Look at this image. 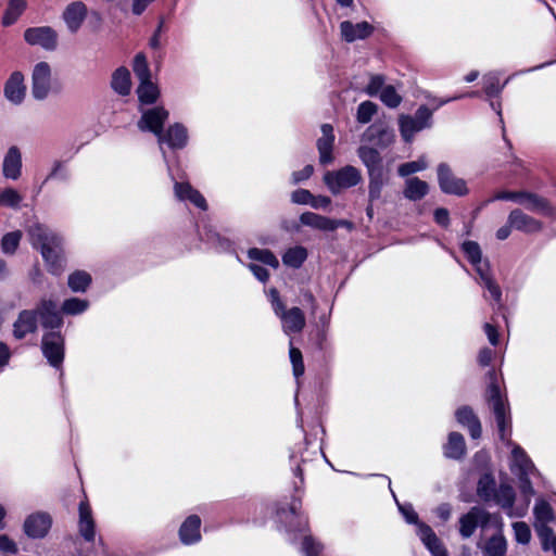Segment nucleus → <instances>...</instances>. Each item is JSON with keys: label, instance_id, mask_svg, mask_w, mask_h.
I'll return each mask as SVG.
<instances>
[{"label": "nucleus", "instance_id": "1", "mask_svg": "<svg viewBox=\"0 0 556 556\" xmlns=\"http://www.w3.org/2000/svg\"><path fill=\"white\" fill-rule=\"evenodd\" d=\"M30 243L39 249L48 269L53 275H60L64 269L62 238L41 224L28 228Z\"/></svg>", "mask_w": 556, "mask_h": 556}, {"label": "nucleus", "instance_id": "2", "mask_svg": "<svg viewBox=\"0 0 556 556\" xmlns=\"http://www.w3.org/2000/svg\"><path fill=\"white\" fill-rule=\"evenodd\" d=\"M78 533L81 538L71 541L68 549L71 553H75L76 556H87L84 553L83 545L94 543L96 539V522L92 516V510L87 501H81L78 507Z\"/></svg>", "mask_w": 556, "mask_h": 556}, {"label": "nucleus", "instance_id": "3", "mask_svg": "<svg viewBox=\"0 0 556 556\" xmlns=\"http://www.w3.org/2000/svg\"><path fill=\"white\" fill-rule=\"evenodd\" d=\"M361 180V172L352 165H346L338 170L327 172L324 175V182L333 194L356 186Z\"/></svg>", "mask_w": 556, "mask_h": 556}, {"label": "nucleus", "instance_id": "4", "mask_svg": "<svg viewBox=\"0 0 556 556\" xmlns=\"http://www.w3.org/2000/svg\"><path fill=\"white\" fill-rule=\"evenodd\" d=\"M31 309L42 328L53 331L63 326V316L55 300L43 296Z\"/></svg>", "mask_w": 556, "mask_h": 556}, {"label": "nucleus", "instance_id": "5", "mask_svg": "<svg viewBox=\"0 0 556 556\" xmlns=\"http://www.w3.org/2000/svg\"><path fill=\"white\" fill-rule=\"evenodd\" d=\"M42 354L48 363L55 368H60L64 359V337L60 331H49L41 339Z\"/></svg>", "mask_w": 556, "mask_h": 556}, {"label": "nucleus", "instance_id": "6", "mask_svg": "<svg viewBox=\"0 0 556 556\" xmlns=\"http://www.w3.org/2000/svg\"><path fill=\"white\" fill-rule=\"evenodd\" d=\"M490 379V386L488 388V402L492 406L493 413L495 415V419L497 422L498 431L501 438H504L505 433V414L506 406L504 401L502 400L500 387L496 382V375L494 370H490L488 372Z\"/></svg>", "mask_w": 556, "mask_h": 556}, {"label": "nucleus", "instance_id": "7", "mask_svg": "<svg viewBox=\"0 0 556 556\" xmlns=\"http://www.w3.org/2000/svg\"><path fill=\"white\" fill-rule=\"evenodd\" d=\"M438 181L440 189L444 193L458 197H463L468 193L466 181L462 178H458L453 173L452 168L445 163L438 165Z\"/></svg>", "mask_w": 556, "mask_h": 556}, {"label": "nucleus", "instance_id": "8", "mask_svg": "<svg viewBox=\"0 0 556 556\" xmlns=\"http://www.w3.org/2000/svg\"><path fill=\"white\" fill-rule=\"evenodd\" d=\"M24 39L30 46H40L48 51L55 50L58 34L50 26L30 27L24 31Z\"/></svg>", "mask_w": 556, "mask_h": 556}, {"label": "nucleus", "instance_id": "9", "mask_svg": "<svg viewBox=\"0 0 556 556\" xmlns=\"http://www.w3.org/2000/svg\"><path fill=\"white\" fill-rule=\"evenodd\" d=\"M168 111L163 106H154L141 112V128L153 132L160 143L164 140L163 126L168 118Z\"/></svg>", "mask_w": 556, "mask_h": 556}, {"label": "nucleus", "instance_id": "10", "mask_svg": "<svg viewBox=\"0 0 556 556\" xmlns=\"http://www.w3.org/2000/svg\"><path fill=\"white\" fill-rule=\"evenodd\" d=\"M31 93L35 99L43 100L51 89V67L47 62H39L33 71Z\"/></svg>", "mask_w": 556, "mask_h": 556}, {"label": "nucleus", "instance_id": "11", "mask_svg": "<svg viewBox=\"0 0 556 556\" xmlns=\"http://www.w3.org/2000/svg\"><path fill=\"white\" fill-rule=\"evenodd\" d=\"M491 515L478 507H471L470 510L459 518V533L464 539L470 538L478 526L485 527L490 521Z\"/></svg>", "mask_w": 556, "mask_h": 556}, {"label": "nucleus", "instance_id": "12", "mask_svg": "<svg viewBox=\"0 0 556 556\" xmlns=\"http://www.w3.org/2000/svg\"><path fill=\"white\" fill-rule=\"evenodd\" d=\"M38 330V320L30 308L22 309L12 325V336L15 340H23Z\"/></svg>", "mask_w": 556, "mask_h": 556}, {"label": "nucleus", "instance_id": "13", "mask_svg": "<svg viewBox=\"0 0 556 556\" xmlns=\"http://www.w3.org/2000/svg\"><path fill=\"white\" fill-rule=\"evenodd\" d=\"M87 7L83 1H74L65 8L62 17L72 34L77 33L81 27L87 17Z\"/></svg>", "mask_w": 556, "mask_h": 556}, {"label": "nucleus", "instance_id": "14", "mask_svg": "<svg viewBox=\"0 0 556 556\" xmlns=\"http://www.w3.org/2000/svg\"><path fill=\"white\" fill-rule=\"evenodd\" d=\"M52 519L47 513H36L24 522L25 533L34 539L43 538L51 528Z\"/></svg>", "mask_w": 556, "mask_h": 556}, {"label": "nucleus", "instance_id": "15", "mask_svg": "<svg viewBox=\"0 0 556 556\" xmlns=\"http://www.w3.org/2000/svg\"><path fill=\"white\" fill-rule=\"evenodd\" d=\"M2 174L7 179L17 180L22 175V153L16 146L7 151L2 162Z\"/></svg>", "mask_w": 556, "mask_h": 556}, {"label": "nucleus", "instance_id": "16", "mask_svg": "<svg viewBox=\"0 0 556 556\" xmlns=\"http://www.w3.org/2000/svg\"><path fill=\"white\" fill-rule=\"evenodd\" d=\"M24 76L21 72H14L10 75L4 85V97L13 104H20L25 97Z\"/></svg>", "mask_w": 556, "mask_h": 556}, {"label": "nucleus", "instance_id": "17", "mask_svg": "<svg viewBox=\"0 0 556 556\" xmlns=\"http://www.w3.org/2000/svg\"><path fill=\"white\" fill-rule=\"evenodd\" d=\"M160 97V89L156 84L150 80V73L146 58L141 55V104H152Z\"/></svg>", "mask_w": 556, "mask_h": 556}, {"label": "nucleus", "instance_id": "18", "mask_svg": "<svg viewBox=\"0 0 556 556\" xmlns=\"http://www.w3.org/2000/svg\"><path fill=\"white\" fill-rule=\"evenodd\" d=\"M508 224L513 228L525 232H539L542 229V223L525 214L521 210H513L508 216Z\"/></svg>", "mask_w": 556, "mask_h": 556}, {"label": "nucleus", "instance_id": "19", "mask_svg": "<svg viewBox=\"0 0 556 556\" xmlns=\"http://www.w3.org/2000/svg\"><path fill=\"white\" fill-rule=\"evenodd\" d=\"M521 195L520 204L525 205L529 211L555 217V210L545 198L528 191H523Z\"/></svg>", "mask_w": 556, "mask_h": 556}, {"label": "nucleus", "instance_id": "20", "mask_svg": "<svg viewBox=\"0 0 556 556\" xmlns=\"http://www.w3.org/2000/svg\"><path fill=\"white\" fill-rule=\"evenodd\" d=\"M111 89L121 97H127L131 92V75L127 67L119 66L111 75Z\"/></svg>", "mask_w": 556, "mask_h": 556}, {"label": "nucleus", "instance_id": "21", "mask_svg": "<svg viewBox=\"0 0 556 556\" xmlns=\"http://www.w3.org/2000/svg\"><path fill=\"white\" fill-rule=\"evenodd\" d=\"M357 154L367 167L369 177L382 176V157L376 149L362 146Z\"/></svg>", "mask_w": 556, "mask_h": 556}, {"label": "nucleus", "instance_id": "22", "mask_svg": "<svg viewBox=\"0 0 556 556\" xmlns=\"http://www.w3.org/2000/svg\"><path fill=\"white\" fill-rule=\"evenodd\" d=\"M323 137L317 140L319 151V161L321 164H328L333 161L332 149L334 142L333 128L330 124L321 126Z\"/></svg>", "mask_w": 556, "mask_h": 556}, {"label": "nucleus", "instance_id": "23", "mask_svg": "<svg viewBox=\"0 0 556 556\" xmlns=\"http://www.w3.org/2000/svg\"><path fill=\"white\" fill-rule=\"evenodd\" d=\"M342 37L348 41L352 42L357 39L367 38L374 30V27L367 22H361L353 24L349 21H344L340 25Z\"/></svg>", "mask_w": 556, "mask_h": 556}, {"label": "nucleus", "instance_id": "24", "mask_svg": "<svg viewBox=\"0 0 556 556\" xmlns=\"http://www.w3.org/2000/svg\"><path fill=\"white\" fill-rule=\"evenodd\" d=\"M300 222L312 228L325 231H333L342 222H338L313 212H305L300 216Z\"/></svg>", "mask_w": 556, "mask_h": 556}, {"label": "nucleus", "instance_id": "25", "mask_svg": "<svg viewBox=\"0 0 556 556\" xmlns=\"http://www.w3.org/2000/svg\"><path fill=\"white\" fill-rule=\"evenodd\" d=\"M484 556H506L507 542L502 532H497L484 542L477 544Z\"/></svg>", "mask_w": 556, "mask_h": 556}, {"label": "nucleus", "instance_id": "26", "mask_svg": "<svg viewBox=\"0 0 556 556\" xmlns=\"http://www.w3.org/2000/svg\"><path fill=\"white\" fill-rule=\"evenodd\" d=\"M286 332H300L305 326L304 313L299 307L285 309L279 314Z\"/></svg>", "mask_w": 556, "mask_h": 556}, {"label": "nucleus", "instance_id": "27", "mask_svg": "<svg viewBox=\"0 0 556 556\" xmlns=\"http://www.w3.org/2000/svg\"><path fill=\"white\" fill-rule=\"evenodd\" d=\"M429 189L427 181L418 177H410L405 180L403 195L409 201H419L428 194Z\"/></svg>", "mask_w": 556, "mask_h": 556}, {"label": "nucleus", "instance_id": "28", "mask_svg": "<svg viewBox=\"0 0 556 556\" xmlns=\"http://www.w3.org/2000/svg\"><path fill=\"white\" fill-rule=\"evenodd\" d=\"M201 519L197 515L189 516L179 529L180 540L185 544H191L200 540Z\"/></svg>", "mask_w": 556, "mask_h": 556}, {"label": "nucleus", "instance_id": "29", "mask_svg": "<svg viewBox=\"0 0 556 556\" xmlns=\"http://www.w3.org/2000/svg\"><path fill=\"white\" fill-rule=\"evenodd\" d=\"M175 193L180 200H189L202 210H206V201L202 194L193 189L188 182H177L175 185Z\"/></svg>", "mask_w": 556, "mask_h": 556}, {"label": "nucleus", "instance_id": "30", "mask_svg": "<svg viewBox=\"0 0 556 556\" xmlns=\"http://www.w3.org/2000/svg\"><path fill=\"white\" fill-rule=\"evenodd\" d=\"M444 453L448 458H463L466 454V444L463 434L459 432H451L447 443L444 446Z\"/></svg>", "mask_w": 556, "mask_h": 556}, {"label": "nucleus", "instance_id": "31", "mask_svg": "<svg viewBox=\"0 0 556 556\" xmlns=\"http://www.w3.org/2000/svg\"><path fill=\"white\" fill-rule=\"evenodd\" d=\"M187 139V129L177 123L172 125L164 134L163 142H166L173 149H180L186 144Z\"/></svg>", "mask_w": 556, "mask_h": 556}, {"label": "nucleus", "instance_id": "32", "mask_svg": "<svg viewBox=\"0 0 556 556\" xmlns=\"http://www.w3.org/2000/svg\"><path fill=\"white\" fill-rule=\"evenodd\" d=\"M495 492H496V489H495L494 478L489 473L483 475L478 481V485H477L478 496L484 502H490V501H492Z\"/></svg>", "mask_w": 556, "mask_h": 556}, {"label": "nucleus", "instance_id": "33", "mask_svg": "<svg viewBox=\"0 0 556 556\" xmlns=\"http://www.w3.org/2000/svg\"><path fill=\"white\" fill-rule=\"evenodd\" d=\"M307 258V251L303 247H294L290 248L282 256V262L285 265L299 268Z\"/></svg>", "mask_w": 556, "mask_h": 556}, {"label": "nucleus", "instance_id": "34", "mask_svg": "<svg viewBox=\"0 0 556 556\" xmlns=\"http://www.w3.org/2000/svg\"><path fill=\"white\" fill-rule=\"evenodd\" d=\"M67 283L73 292H85L91 283V276L85 270H76L68 276Z\"/></svg>", "mask_w": 556, "mask_h": 556}, {"label": "nucleus", "instance_id": "35", "mask_svg": "<svg viewBox=\"0 0 556 556\" xmlns=\"http://www.w3.org/2000/svg\"><path fill=\"white\" fill-rule=\"evenodd\" d=\"M495 501L503 508H511L515 503V491L511 485L502 483L493 495Z\"/></svg>", "mask_w": 556, "mask_h": 556}, {"label": "nucleus", "instance_id": "36", "mask_svg": "<svg viewBox=\"0 0 556 556\" xmlns=\"http://www.w3.org/2000/svg\"><path fill=\"white\" fill-rule=\"evenodd\" d=\"M89 307V302L87 300L78 299V298H70L66 299L61 306V314L65 315H79L85 313Z\"/></svg>", "mask_w": 556, "mask_h": 556}, {"label": "nucleus", "instance_id": "37", "mask_svg": "<svg viewBox=\"0 0 556 556\" xmlns=\"http://www.w3.org/2000/svg\"><path fill=\"white\" fill-rule=\"evenodd\" d=\"M422 129V125L409 115L400 116V130L405 141H410L414 135Z\"/></svg>", "mask_w": 556, "mask_h": 556}, {"label": "nucleus", "instance_id": "38", "mask_svg": "<svg viewBox=\"0 0 556 556\" xmlns=\"http://www.w3.org/2000/svg\"><path fill=\"white\" fill-rule=\"evenodd\" d=\"M248 256L253 261H258L265 265L271 266L274 268H278L279 261L275 256V254L269 250H262L257 248H252L248 251Z\"/></svg>", "mask_w": 556, "mask_h": 556}, {"label": "nucleus", "instance_id": "39", "mask_svg": "<svg viewBox=\"0 0 556 556\" xmlns=\"http://www.w3.org/2000/svg\"><path fill=\"white\" fill-rule=\"evenodd\" d=\"M23 197L13 188H5L0 191V205L11 208H18Z\"/></svg>", "mask_w": 556, "mask_h": 556}, {"label": "nucleus", "instance_id": "40", "mask_svg": "<svg viewBox=\"0 0 556 556\" xmlns=\"http://www.w3.org/2000/svg\"><path fill=\"white\" fill-rule=\"evenodd\" d=\"M513 463L518 468V472L529 471L533 468L531 460L527 457L520 446H515L511 452Z\"/></svg>", "mask_w": 556, "mask_h": 556}, {"label": "nucleus", "instance_id": "41", "mask_svg": "<svg viewBox=\"0 0 556 556\" xmlns=\"http://www.w3.org/2000/svg\"><path fill=\"white\" fill-rule=\"evenodd\" d=\"M377 109L378 106L371 101L361 103L356 114L357 122L362 124L369 123L372 116L377 113Z\"/></svg>", "mask_w": 556, "mask_h": 556}, {"label": "nucleus", "instance_id": "42", "mask_svg": "<svg viewBox=\"0 0 556 556\" xmlns=\"http://www.w3.org/2000/svg\"><path fill=\"white\" fill-rule=\"evenodd\" d=\"M381 101L389 108H397L402 102V97L395 91L393 86H386L380 93Z\"/></svg>", "mask_w": 556, "mask_h": 556}, {"label": "nucleus", "instance_id": "43", "mask_svg": "<svg viewBox=\"0 0 556 556\" xmlns=\"http://www.w3.org/2000/svg\"><path fill=\"white\" fill-rule=\"evenodd\" d=\"M21 238H22L21 231H12V232L7 233L2 238V242H1L2 251L7 254H13L20 244Z\"/></svg>", "mask_w": 556, "mask_h": 556}, {"label": "nucleus", "instance_id": "44", "mask_svg": "<svg viewBox=\"0 0 556 556\" xmlns=\"http://www.w3.org/2000/svg\"><path fill=\"white\" fill-rule=\"evenodd\" d=\"M462 248L465 254L467 255L468 260L473 265H478L481 263L482 252L479 244L476 241H465Z\"/></svg>", "mask_w": 556, "mask_h": 556}, {"label": "nucleus", "instance_id": "45", "mask_svg": "<svg viewBox=\"0 0 556 556\" xmlns=\"http://www.w3.org/2000/svg\"><path fill=\"white\" fill-rule=\"evenodd\" d=\"M425 168H427V162L424 159H420L418 161L401 164L397 168V173L402 177H407L414 173L424 170Z\"/></svg>", "mask_w": 556, "mask_h": 556}, {"label": "nucleus", "instance_id": "46", "mask_svg": "<svg viewBox=\"0 0 556 556\" xmlns=\"http://www.w3.org/2000/svg\"><path fill=\"white\" fill-rule=\"evenodd\" d=\"M535 522H545L548 523L554 519V513L551 505L546 502H541L534 507Z\"/></svg>", "mask_w": 556, "mask_h": 556}, {"label": "nucleus", "instance_id": "47", "mask_svg": "<svg viewBox=\"0 0 556 556\" xmlns=\"http://www.w3.org/2000/svg\"><path fill=\"white\" fill-rule=\"evenodd\" d=\"M515 538L518 543L528 544L531 540V531L529 526L523 521H516L513 523Z\"/></svg>", "mask_w": 556, "mask_h": 556}, {"label": "nucleus", "instance_id": "48", "mask_svg": "<svg viewBox=\"0 0 556 556\" xmlns=\"http://www.w3.org/2000/svg\"><path fill=\"white\" fill-rule=\"evenodd\" d=\"M290 359L293 366V372L295 377H300L304 374V364L302 353L296 348L290 349Z\"/></svg>", "mask_w": 556, "mask_h": 556}, {"label": "nucleus", "instance_id": "49", "mask_svg": "<svg viewBox=\"0 0 556 556\" xmlns=\"http://www.w3.org/2000/svg\"><path fill=\"white\" fill-rule=\"evenodd\" d=\"M456 419L464 426H469L478 417L469 406H463L456 410Z\"/></svg>", "mask_w": 556, "mask_h": 556}, {"label": "nucleus", "instance_id": "50", "mask_svg": "<svg viewBox=\"0 0 556 556\" xmlns=\"http://www.w3.org/2000/svg\"><path fill=\"white\" fill-rule=\"evenodd\" d=\"M528 473L529 471H521L518 472L517 475L519 479V489L521 493L529 500L534 494V490L532 488Z\"/></svg>", "mask_w": 556, "mask_h": 556}, {"label": "nucleus", "instance_id": "51", "mask_svg": "<svg viewBox=\"0 0 556 556\" xmlns=\"http://www.w3.org/2000/svg\"><path fill=\"white\" fill-rule=\"evenodd\" d=\"M534 529H535V531H536L538 535H539V536L542 539V541H543V547H544L545 549H547V548L549 547V546L547 545L548 540L553 538V530H552V528H549V527L547 526V523L540 521V522H535V523H534Z\"/></svg>", "mask_w": 556, "mask_h": 556}, {"label": "nucleus", "instance_id": "52", "mask_svg": "<svg viewBox=\"0 0 556 556\" xmlns=\"http://www.w3.org/2000/svg\"><path fill=\"white\" fill-rule=\"evenodd\" d=\"M302 545L306 556H317L323 549V545L309 535L303 539Z\"/></svg>", "mask_w": 556, "mask_h": 556}, {"label": "nucleus", "instance_id": "53", "mask_svg": "<svg viewBox=\"0 0 556 556\" xmlns=\"http://www.w3.org/2000/svg\"><path fill=\"white\" fill-rule=\"evenodd\" d=\"M424 543L433 556H447L445 547L437 535Z\"/></svg>", "mask_w": 556, "mask_h": 556}, {"label": "nucleus", "instance_id": "54", "mask_svg": "<svg viewBox=\"0 0 556 556\" xmlns=\"http://www.w3.org/2000/svg\"><path fill=\"white\" fill-rule=\"evenodd\" d=\"M383 85L384 77L382 75H372L365 90L369 96H375L379 92V90L383 89Z\"/></svg>", "mask_w": 556, "mask_h": 556}, {"label": "nucleus", "instance_id": "55", "mask_svg": "<svg viewBox=\"0 0 556 556\" xmlns=\"http://www.w3.org/2000/svg\"><path fill=\"white\" fill-rule=\"evenodd\" d=\"M58 177L62 179H67V172L62 161H54L51 172L46 178V181Z\"/></svg>", "mask_w": 556, "mask_h": 556}, {"label": "nucleus", "instance_id": "56", "mask_svg": "<svg viewBox=\"0 0 556 556\" xmlns=\"http://www.w3.org/2000/svg\"><path fill=\"white\" fill-rule=\"evenodd\" d=\"M432 116V112L426 106L421 105L415 113V119L419 125H422V129L429 126V121Z\"/></svg>", "mask_w": 556, "mask_h": 556}, {"label": "nucleus", "instance_id": "57", "mask_svg": "<svg viewBox=\"0 0 556 556\" xmlns=\"http://www.w3.org/2000/svg\"><path fill=\"white\" fill-rule=\"evenodd\" d=\"M382 186V176L370 177L369 181V199L372 201L380 197Z\"/></svg>", "mask_w": 556, "mask_h": 556}, {"label": "nucleus", "instance_id": "58", "mask_svg": "<svg viewBox=\"0 0 556 556\" xmlns=\"http://www.w3.org/2000/svg\"><path fill=\"white\" fill-rule=\"evenodd\" d=\"M292 201L299 204H311L313 194L305 189H299L292 192Z\"/></svg>", "mask_w": 556, "mask_h": 556}, {"label": "nucleus", "instance_id": "59", "mask_svg": "<svg viewBox=\"0 0 556 556\" xmlns=\"http://www.w3.org/2000/svg\"><path fill=\"white\" fill-rule=\"evenodd\" d=\"M0 551L5 555L15 554L17 548L15 543L7 535H0Z\"/></svg>", "mask_w": 556, "mask_h": 556}, {"label": "nucleus", "instance_id": "60", "mask_svg": "<svg viewBox=\"0 0 556 556\" xmlns=\"http://www.w3.org/2000/svg\"><path fill=\"white\" fill-rule=\"evenodd\" d=\"M18 305L20 303L15 300L8 301L0 298V323H2L8 312L15 309Z\"/></svg>", "mask_w": 556, "mask_h": 556}, {"label": "nucleus", "instance_id": "61", "mask_svg": "<svg viewBox=\"0 0 556 556\" xmlns=\"http://www.w3.org/2000/svg\"><path fill=\"white\" fill-rule=\"evenodd\" d=\"M434 220L446 228L450 225V213L444 207H439L434 211Z\"/></svg>", "mask_w": 556, "mask_h": 556}, {"label": "nucleus", "instance_id": "62", "mask_svg": "<svg viewBox=\"0 0 556 556\" xmlns=\"http://www.w3.org/2000/svg\"><path fill=\"white\" fill-rule=\"evenodd\" d=\"M493 356L494 351L489 348H484L479 352L478 362L483 367L489 366L493 359Z\"/></svg>", "mask_w": 556, "mask_h": 556}, {"label": "nucleus", "instance_id": "63", "mask_svg": "<svg viewBox=\"0 0 556 556\" xmlns=\"http://www.w3.org/2000/svg\"><path fill=\"white\" fill-rule=\"evenodd\" d=\"M249 268L254 274V276L257 279H260L261 281L265 282V281L268 280L269 273H268V270L265 267L256 265V264H250Z\"/></svg>", "mask_w": 556, "mask_h": 556}, {"label": "nucleus", "instance_id": "64", "mask_svg": "<svg viewBox=\"0 0 556 556\" xmlns=\"http://www.w3.org/2000/svg\"><path fill=\"white\" fill-rule=\"evenodd\" d=\"M484 285L486 289L490 291L491 295L494 298V300L496 302H500L502 292L498 285L492 278H488Z\"/></svg>", "mask_w": 556, "mask_h": 556}]
</instances>
